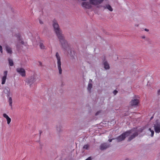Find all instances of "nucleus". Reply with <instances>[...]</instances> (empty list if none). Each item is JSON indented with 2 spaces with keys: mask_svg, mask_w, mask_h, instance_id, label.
<instances>
[{
  "mask_svg": "<svg viewBox=\"0 0 160 160\" xmlns=\"http://www.w3.org/2000/svg\"><path fill=\"white\" fill-rule=\"evenodd\" d=\"M130 134H132L128 138V141H130L135 138L138 135V131L136 129L133 128L128 131L122 133L120 135L115 138L117 140L118 142H120L125 139L126 137L128 136Z\"/></svg>",
  "mask_w": 160,
  "mask_h": 160,
  "instance_id": "nucleus-1",
  "label": "nucleus"
},
{
  "mask_svg": "<svg viewBox=\"0 0 160 160\" xmlns=\"http://www.w3.org/2000/svg\"><path fill=\"white\" fill-rule=\"evenodd\" d=\"M52 26L53 28L54 31L57 37L60 38L61 36L63 35V34H62V31L60 28L59 25L56 20H53Z\"/></svg>",
  "mask_w": 160,
  "mask_h": 160,
  "instance_id": "nucleus-2",
  "label": "nucleus"
},
{
  "mask_svg": "<svg viewBox=\"0 0 160 160\" xmlns=\"http://www.w3.org/2000/svg\"><path fill=\"white\" fill-rule=\"evenodd\" d=\"M61 44V47L64 50H67L69 48V45L65 39L63 35L61 36L60 38H58Z\"/></svg>",
  "mask_w": 160,
  "mask_h": 160,
  "instance_id": "nucleus-3",
  "label": "nucleus"
},
{
  "mask_svg": "<svg viewBox=\"0 0 160 160\" xmlns=\"http://www.w3.org/2000/svg\"><path fill=\"white\" fill-rule=\"evenodd\" d=\"M57 60V66L60 74L62 73V69L61 68V58L58 52H57L55 55Z\"/></svg>",
  "mask_w": 160,
  "mask_h": 160,
  "instance_id": "nucleus-4",
  "label": "nucleus"
},
{
  "mask_svg": "<svg viewBox=\"0 0 160 160\" xmlns=\"http://www.w3.org/2000/svg\"><path fill=\"white\" fill-rule=\"evenodd\" d=\"M17 72L20 74L22 77H25L26 76V71L23 68H19L16 69Z\"/></svg>",
  "mask_w": 160,
  "mask_h": 160,
  "instance_id": "nucleus-5",
  "label": "nucleus"
},
{
  "mask_svg": "<svg viewBox=\"0 0 160 160\" xmlns=\"http://www.w3.org/2000/svg\"><path fill=\"white\" fill-rule=\"evenodd\" d=\"M104 0H89V1L92 5L96 6L102 3Z\"/></svg>",
  "mask_w": 160,
  "mask_h": 160,
  "instance_id": "nucleus-6",
  "label": "nucleus"
},
{
  "mask_svg": "<svg viewBox=\"0 0 160 160\" xmlns=\"http://www.w3.org/2000/svg\"><path fill=\"white\" fill-rule=\"evenodd\" d=\"M92 4L90 2H83L82 3V6L83 8L86 9H90L92 8Z\"/></svg>",
  "mask_w": 160,
  "mask_h": 160,
  "instance_id": "nucleus-7",
  "label": "nucleus"
},
{
  "mask_svg": "<svg viewBox=\"0 0 160 160\" xmlns=\"http://www.w3.org/2000/svg\"><path fill=\"white\" fill-rule=\"evenodd\" d=\"M7 97L8 98V102L9 103V105L10 106L11 108L12 109V98L11 97H9L10 95V92L9 89H7Z\"/></svg>",
  "mask_w": 160,
  "mask_h": 160,
  "instance_id": "nucleus-8",
  "label": "nucleus"
},
{
  "mask_svg": "<svg viewBox=\"0 0 160 160\" xmlns=\"http://www.w3.org/2000/svg\"><path fill=\"white\" fill-rule=\"evenodd\" d=\"M110 146V144L106 143H103L101 144L100 147V149L101 150L106 149Z\"/></svg>",
  "mask_w": 160,
  "mask_h": 160,
  "instance_id": "nucleus-9",
  "label": "nucleus"
},
{
  "mask_svg": "<svg viewBox=\"0 0 160 160\" xmlns=\"http://www.w3.org/2000/svg\"><path fill=\"white\" fill-rule=\"evenodd\" d=\"M154 127L156 133H159L160 132V124L157 123L154 124Z\"/></svg>",
  "mask_w": 160,
  "mask_h": 160,
  "instance_id": "nucleus-10",
  "label": "nucleus"
},
{
  "mask_svg": "<svg viewBox=\"0 0 160 160\" xmlns=\"http://www.w3.org/2000/svg\"><path fill=\"white\" fill-rule=\"evenodd\" d=\"M8 72L5 71L4 72L3 76L2 78V84H4L5 83L7 79Z\"/></svg>",
  "mask_w": 160,
  "mask_h": 160,
  "instance_id": "nucleus-11",
  "label": "nucleus"
},
{
  "mask_svg": "<svg viewBox=\"0 0 160 160\" xmlns=\"http://www.w3.org/2000/svg\"><path fill=\"white\" fill-rule=\"evenodd\" d=\"M16 37H17L18 40L20 43L25 46H26L27 45V43H26L24 42L22 40V38L19 34L18 33V34H16Z\"/></svg>",
  "mask_w": 160,
  "mask_h": 160,
  "instance_id": "nucleus-12",
  "label": "nucleus"
},
{
  "mask_svg": "<svg viewBox=\"0 0 160 160\" xmlns=\"http://www.w3.org/2000/svg\"><path fill=\"white\" fill-rule=\"evenodd\" d=\"M102 63L104 66V68L105 69H109V65L105 59H104L103 60Z\"/></svg>",
  "mask_w": 160,
  "mask_h": 160,
  "instance_id": "nucleus-13",
  "label": "nucleus"
},
{
  "mask_svg": "<svg viewBox=\"0 0 160 160\" xmlns=\"http://www.w3.org/2000/svg\"><path fill=\"white\" fill-rule=\"evenodd\" d=\"M139 102V100L138 99H134L130 102V105L132 106H136L138 105Z\"/></svg>",
  "mask_w": 160,
  "mask_h": 160,
  "instance_id": "nucleus-14",
  "label": "nucleus"
},
{
  "mask_svg": "<svg viewBox=\"0 0 160 160\" xmlns=\"http://www.w3.org/2000/svg\"><path fill=\"white\" fill-rule=\"evenodd\" d=\"M36 81V79L34 77H31L28 81V82L30 84V87H31V84L33 83Z\"/></svg>",
  "mask_w": 160,
  "mask_h": 160,
  "instance_id": "nucleus-15",
  "label": "nucleus"
},
{
  "mask_svg": "<svg viewBox=\"0 0 160 160\" xmlns=\"http://www.w3.org/2000/svg\"><path fill=\"white\" fill-rule=\"evenodd\" d=\"M3 117L5 118L7 121V124H9L10 123L11 120V119L8 117V116L6 113H3Z\"/></svg>",
  "mask_w": 160,
  "mask_h": 160,
  "instance_id": "nucleus-16",
  "label": "nucleus"
},
{
  "mask_svg": "<svg viewBox=\"0 0 160 160\" xmlns=\"http://www.w3.org/2000/svg\"><path fill=\"white\" fill-rule=\"evenodd\" d=\"M6 51L8 53H10V54L12 53V52L11 49L8 45H6Z\"/></svg>",
  "mask_w": 160,
  "mask_h": 160,
  "instance_id": "nucleus-17",
  "label": "nucleus"
},
{
  "mask_svg": "<svg viewBox=\"0 0 160 160\" xmlns=\"http://www.w3.org/2000/svg\"><path fill=\"white\" fill-rule=\"evenodd\" d=\"M105 8L108 9L110 11H112L113 10L112 8L109 5H106Z\"/></svg>",
  "mask_w": 160,
  "mask_h": 160,
  "instance_id": "nucleus-18",
  "label": "nucleus"
},
{
  "mask_svg": "<svg viewBox=\"0 0 160 160\" xmlns=\"http://www.w3.org/2000/svg\"><path fill=\"white\" fill-rule=\"evenodd\" d=\"M92 87V84L91 83H89L88 84V90L90 92L91 90Z\"/></svg>",
  "mask_w": 160,
  "mask_h": 160,
  "instance_id": "nucleus-19",
  "label": "nucleus"
},
{
  "mask_svg": "<svg viewBox=\"0 0 160 160\" xmlns=\"http://www.w3.org/2000/svg\"><path fill=\"white\" fill-rule=\"evenodd\" d=\"M9 64L10 66H13V62L12 60L10 58L8 59Z\"/></svg>",
  "mask_w": 160,
  "mask_h": 160,
  "instance_id": "nucleus-20",
  "label": "nucleus"
},
{
  "mask_svg": "<svg viewBox=\"0 0 160 160\" xmlns=\"http://www.w3.org/2000/svg\"><path fill=\"white\" fill-rule=\"evenodd\" d=\"M89 147V145L88 144L84 145L83 147V149L86 150H88Z\"/></svg>",
  "mask_w": 160,
  "mask_h": 160,
  "instance_id": "nucleus-21",
  "label": "nucleus"
},
{
  "mask_svg": "<svg viewBox=\"0 0 160 160\" xmlns=\"http://www.w3.org/2000/svg\"><path fill=\"white\" fill-rule=\"evenodd\" d=\"M39 46L41 49H44L45 48V46L43 45V44L42 42L40 43Z\"/></svg>",
  "mask_w": 160,
  "mask_h": 160,
  "instance_id": "nucleus-22",
  "label": "nucleus"
},
{
  "mask_svg": "<svg viewBox=\"0 0 160 160\" xmlns=\"http://www.w3.org/2000/svg\"><path fill=\"white\" fill-rule=\"evenodd\" d=\"M148 130L150 132H151V136L152 137L153 136L154 134V131L153 130H152L150 128H149Z\"/></svg>",
  "mask_w": 160,
  "mask_h": 160,
  "instance_id": "nucleus-23",
  "label": "nucleus"
},
{
  "mask_svg": "<svg viewBox=\"0 0 160 160\" xmlns=\"http://www.w3.org/2000/svg\"><path fill=\"white\" fill-rule=\"evenodd\" d=\"M0 52H1L2 53V46L0 45Z\"/></svg>",
  "mask_w": 160,
  "mask_h": 160,
  "instance_id": "nucleus-24",
  "label": "nucleus"
},
{
  "mask_svg": "<svg viewBox=\"0 0 160 160\" xmlns=\"http://www.w3.org/2000/svg\"><path fill=\"white\" fill-rule=\"evenodd\" d=\"M117 92L118 91L116 90H114L113 92V93L114 95H116L117 93Z\"/></svg>",
  "mask_w": 160,
  "mask_h": 160,
  "instance_id": "nucleus-25",
  "label": "nucleus"
},
{
  "mask_svg": "<svg viewBox=\"0 0 160 160\" xmlns=\"http://www.w3.org/2000/svg\"><path fill=\"white\" fill-rule=\"evenodd\" d=\"M85 160H92V158L91 157H89Z\"/></svg>",
  "mask_w": 160,
  "mask_h": 160,
  "instance_id": "nucleus-26",
  "label": "nucleus"
},
{
  "mask_svg": "<svg viewBox=\"0 0 160 160\" xmlns=\"http://www.w3.org/2000/svg\"><path fill=\"white\" fill-rule=\"evenodd\" d=\"M100 111H98L95 114V115L96 116H97V115H98L99 113H100Z\"/></svg>",
  "mask_w": 160,
  "mask_h": 160,
  "instance_id": "nucleus-27",
  "label": "nucleus"
},
{
  "mask_svg": "<svg viewBox=\"0 0 160 160\" xmlns=\"http://www.w3.org/2000/svg\"><path fill=\"white\" fill-rule=\"evenodd\" d=\"M114 139H115V138H112V139H109L108 140V141H109V142H111L113 140H114Z\"/></svg>",
  "mask_w": 160,
  "mask_h": 160,
  "instance_id": "nucleus-28",
  "label": "nucleus"
},
{
  "mask_svg": "<svg viewBox=\"0 0 160 160\" xmlns=\"http://www.w3.org/2000/svg\"><path fill=\"white\" fill-rule=\"evenodd\" d=\"M144 30H145V31H147V32H148V31H149V30L148 29H147V28H145L144 29Z\"/></svg>",
  "mask_w": 160,
  "mask_h": 160,
  "instance_id": "nucleus-29",
  "label": "nucleus"
},
{
  "mask_svg": "<svg viewBox=\"0 0 160 160\" xmlns=\"http://www.w3.org/2000/svg\"><path fill=\"white\" fill-rule=\"evenodd\" d=\"M142 38L144 39L145 38V36H142L141 37Z\"/></svg>",
  "mask_w": 160,
  "mask_h": 160,
  "instance_id": "nucleus-30",
  "label": "nucleus"
},
{
  "mask_svg": "<svg viewBox=\"0 0 160 160\" xmlns=\"http://www.w3.org/2000/svg\"><path fill=\"white\" fill-rule=\"evenodd\" d=\"M39 65L41 66L42 65V63L41 62H39Z\"/></svg>",
  "mask_w": 160,
  "mask_h": 160,
  "instance_id": "nucleus-31",
  "label": "nucleus"
},
{
  "mask_svg": "<svg viewBox=\"0 0 160 160\" xmlns=\"http://www.w3.org/2000/svg\"><path fill=\"white\" fill-rule=\"evenodd\" d=\"M39 22H40V23H41V24H42V22L41 21V20L39 21Z\"/></svg>",
  "mask_w": 160,
  "mask_h": 160,
  "instance_id": "nucleus-32",
  "label": "nucleus"
},
{
  "mask_svg": "<svg viewBox=\"0 0 160 160\" xmlns=\"http://www.w3.org/2000/svg\"><path fill=\"white\" fill-rule=\"evenodd\" d=\"M158 93H160V90H158Z\"/></svg>",
  "mask_w": 160,
  "mask_h": 160,
  "instance_id": "nucleus-33",
  "label": "nucleus"
},
{
  "mask_svg": "<svg viewBox=\"0 0 160 160\" xmlns=\"http://www.w3.org/2000/svg\"><path fill=\"white\" fill-rule=\"evenodd\" d=\"M70 53H71V56L72 55H71V53H72V52H71V49L70 50Z\"/></svg>",
  "mask_w": 160,
  "mask_h": 160,
  "instance_id": "nucleus-34",
  "label": "nucleus"
},
{
  "mask_svg": "<svg viewBox=\"0 0 160 160\" xmlns=\"http://www.w3.org/2000/svg\"><path fill=\"white\" fill-rule=\"evenodd\" d=\"M17 48H19L18 46V45H17Z\"/></svg>",
  "mask_w": 160,
  "mask_h": 160,
  "instance_id": "nucleus-35",
  "label": "nucleus"
},
{
  "mask_svg": "<svg viewBox=\"0 0 160 160\" xmlns=\"http://www.w3.org/2000/svg\"><path fill=\"white\" fill-rule=\"evenodd\" d=\"M41 133V132H40V135Z\"/></svg>",
  "mask_w": 160,
  "mask_h": 160,
  "instance_id": "nucleus-36",
  "label": "nucleus"
},
{
  "mask_svg": "<svg viewBox=\"0 0 160 160\" xmlns=\"http://www.w3.org/2000/svg\"><path fill=\"white\" fill-rule=\"evenodd\" d=\"M153 118V117H152L151 118V119H152V118Z\"/></svg>",
  "mask_w": 160,
  "mask_h": 160,
  "instance_id": "nucleus-37",
  "label": "nucleus"
}]
</instances>
